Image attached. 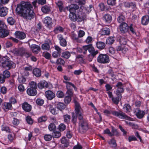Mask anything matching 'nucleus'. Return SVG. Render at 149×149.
Masks as SVG:
<instances>
[{
    "mask_svg": "<svg viewBox=\"0 0 149 149\" xmlns=\"http://www.w3.org/2000/svg\"><path fill=\"white\" fill-rule=\"evenodd\" d=\"M16 10L26 20H31L34 17L35 14L33 6L29 2H22L18 4Z\"/></svg>",
    "mask_w": 149,
    "mask_h": 149,
    "instance_id": "f257e3e1",
    "label": "nucleus"
},
{
    "mask_svg": "<svg viewBox=\"0 0 149 149\" xmlns=\"http://www.w3.org/2000/svg\"><path fill=\"white\" fill-rule=\"evenodd\" d=\"M116 86L117 88L116 91V95L117 96V97H113L111 100L113 102L116 104H118L122 97L121 93H123L124 91L123 84L120 82H118Z\"/></svg>",
    "mask_w": 149,
    "mask_h": 149,
    "instance_id": "f03ea898",
    "label": "nucleus"
},
{
    "mask_svg": "<svg viewBox=\"0 0 149 149\" xmlns=\"http://www.w3.org/2000/svg\"><path fill=\"white\" fill-rule=\"evenodd\" d=\"M2 67L6 69L9 70L14 68L15 64L10 60V58L7 56L3 57L0 61Z\"/></svg>",
    "mask_w": 149,
    "mask_h": 149,
    "instance_id": "7ed1b4c3",
    "label": "nucleus"
},
{
    "mask_svg": "<svg viewBox=\"0 0 149 149\" xmlns=\"http://www.w3.org/2000/svg\"><path fill=\"white\" fill-rule=\"evenodd\" d=\"M78 120L79 131L81 133H83L86 131L88 129L87 120L84 118Z\"/></svg>",
    "mask_w": 149,
    "mask_h": 149,
    "instance_id": "20e7f679",
    "label": "nucleus"
},
{
    "mask_svg": "<svg viewBox=\"0 0 149 149\" xmlns=\"http://www.w3.org/2000/svg\"><path fill=\"white\" fill-rule=\"evenodd\" d=\"M74 101L75 105V115L77 116L78 119L84 118V111L79 104L75 98L74 99Z\"/></svg>",
    "mask_w": 149,
    "mask_h": 149,
    "instance_id": "39448f33",
    "label": "nucleus"
},
{
    "mask_svg": "<svg viewBox=\"0 0 149 149\" xmlns=\"http://www.w3.org/2000/svg\"><path fill=\"white\" fill-rule=\"evenodd\" d=\"M88 50L91 55L95 56L98 53L97 50L95 51L94 48L91 44L84 46L81 49L82 52L84 54H86L87 50Z\"/></svg>",
    "mask_w": 149,
    "mask_h": 149,
    "instance_id": "423d86ee",
    "label": "nucleus"
},
{
    "mask_svg": "<svg viewBox=\"0 0 149 149\" xmlns=\"http://www.w3.org/2000/svg\"><path fill=\"white\" fill-rule=\"evenodd\" d=\"M13 53L17 56H22L25 54L27 55V57H28L31 55V54L27 52L26 49L23 47L19 48H15L13 50Z\"/></svg>",
    "mask_w": 149,
    "mask_h": 149,
    "instance_id": "0eeeda50",
    "label": "nucleus"
},
{
    "mask_svg": "<svg viewBox=\"0 0 149 149\" xmlns=\"http://www.w3.org/2000/svg\"><path fill=\"white\" fill-rule=\"evenodd\" d=\"M111 114L114 116L118 117L121 119H125L129 120H132V118L126 115L124 113L121 111H112Z\"/></svg>",
    "mask_w": 149,
    "mask_h": 149,
    "instance_id": "6e6552de",
    "label": "nucleus"
},
{
    "mask_svg": "<svg viewBox=\"0 0 149 149\" xmlns=\"http://www.w3.org/2000/svg\"><path fill=\"white\" fill-rule=\"evenodd\" d=\"M97 61L99 63L104 64L109 63L110 60L107 54H100L97 57Z\"/></svg>",
    "mask_w": 149,
    "mask_h": 149,
    "instance_id": "1a4fd4ad",
    "label": "nucleus"
},
{
    "mask_svg": "<svg viewBox=\"0 0 149 149\" xmlns=\"http://www.w3.org/2000/svg\"><path fill=\"white\" fill-rule=\"evenodd\" d=\"M43 22L45 24V26L49 29H50L52 27V20L49 17H46L43 20Z\"/></svg>",
    "mask_w": 149,
    "mask_h": 149,
    "instance_id": "9d476101",
    "label": "nucleus"
},
{
    "mask_svg": "<svg viewBox=\"0 0 149 149\" xmlns=\"http://www.w3.org/2000/svg\"><path fill=\"white\" fill-rule=\"evenodd\" d=\"M79 8V6L76 4H71L65 7L66 9L69 10L70 13H75L76 10Z\"/></svg>",
    "mask_w": 149,
    "mask_h": 149,
    "instance_id": "9b49d317",
    "label": "nucleus"
},
{
    "mask_svg": "<svg viewBox=\"0 0 149 149\" xmlns=\"http://www.w3.org/2000/svg\"><path fill=\"white\" fill-rule=\"evenodd\" d=\"M120 31L122 33H125L127 32L129 29V26L126 23H122L119 25Z\"/></svg>",
    "mask_w": 149,
    "mask_h": 149,
    "instance_id": "f8f14e48",
    "label": "nucleus"
},
{
    "mask_svg": "<svg viewBox=\"0 0 149 149\" xmlns=\"http://www.w3.org/2000/svg\"><path fill=\"white\" fill-rule=\"evenodd\" d=\"M134 112L137 117L140 119L143 118L145 114L144 111L141 110L138 108L135 109Z\"/></svg>",
    "mask_w": 149,
    "mask_h": 149,
    "instance_id": "ddd939ff",
    "label": "nucleus"
},
{
    "mask_svg": "<svg viewBox=\"0 0 149 149\" xmlns=\"http://www.w3.org/2000/svg\"><path fill=\"white\" fill-rule=\"evenodd\" d=\"M15 35L16 38L20 40H23L26 37V34L24 32L17 31L15 32Z\"/></svg>",
    "mask_w": 149,
    "mask_h": 149,
    "instance_id": "4468645a",
    "label": "nucleus"
},
{
    "mask_svg": "<svg viewBox=\"0 0 149 149\" xmlns=\"http://www.w3.org/2000/svg\"><path fill=\"white\" fill-rule=\"evenodd\" d=\"M45 94L46 97L49 100H52L55 97V93L50 90L46 91Z\"/></svg>",
    "mask_w": 149,
    "mask_h": 149,
    "instance_id": "2eb2a0df",
    "label": "nucleus"
},
{
    "mask_svg": "<svg viewBox=\"0 0 149 149\" xmlns=\"http://www.w3.org/2000/svg\"><path fill=\"white\" fill-rule=\"evenodd\" d=\"M9 34V31L6 28L0 29V37L3 38L8 36Z\"/></svg>",
    "mask_w": 149,
    "mask_h": 149,
    "instance_id": "dca6fc26",
    "label": "nucleus"
},
{
    "mask_svg": "<svg viewBox=\"0 0 149 149\" xmlns=\"http://www.w3.org/2000/svg\"><path fill=\"white\" fill-rule=\"evenodd\" d=\"M1 107L5 111H7L9 110L12 109V106L11 103L5 102L2 104Z\"/></svg>",
    "mask_w": 149,
    "mask_h": 149,
    "instance_id": "f3484780",
    "label": "nucleus"
},
{
    "mask_svg": "<svg viewBox=\"0 0 149 149\" xmlns=\"http://www.w3.org/2000/svg\"><path fill=\"white\" fill-rule=\"evenodd\" d=\"M37 86L39 88L42 89L43 88H47L48 84L45 81L43 80L41 81L38 84Z\"/></svg>",
    "mask_w": 149,
    "mask_h": 149,
    "instance_id": "a211bd4d",
    "label": "nucleus"
},
{
    "mask_svg": "<svg viewBox=\"0 0 149 149\" xmlns=\"http://www.w3.org/2000/svg\"><path fill=\"white\" fill-rule=\"evenodd\" d=\"M57 37L60 41V45L63 47H65L67 45V42L62 35L61 34L58 35Z\"/></svg>",
    "mask_w": 149,
    "mask_h": 149,
    "instance_id": "6ab92c4d",
    "label": "nucleus"
},
{
    "mask_svg": "<svg viewBox=\"0 0 149 149\" xmlns=\"http://www.w3.org/2000/svg\"><path fill=\"white\" fill-rule=\"evenodd\" d=\"M30 47L33 52L36 54H38L40 50V47L36 44L31 45Z\"/></svg>",
    "mask_w": 149,
    "mask_h": 149,
    "instance_id": "aec40b11",
    "label": "nucleus"
},
{
    "mask_svg": "<svg viewBox=\"0 0 149 149\" xmlns=\"http://www.w3.org/2000/svg\"><path fill=\"white\" fill-rule=\"evenodd\" d=\"M22 107L24 110L26 112L30 111L31 109V106L26 102H25L22 104Z\"/></svg>",
    "mask_w": 149,
    "mask_h": 149,
    "instance_id": "412c9836",
    "label": "nucleus"
},
{
    "mask_svg": "<svg viewBox=\"0 0 149 149\" xmlns=\"http://www.w3.org/2000/svg\"><path fill=\"white\" fill-rule=\"evenodd\" d=\"M26 92L30 96H35L37 93L36 89L32 88H28Z\"/></svg>",
    "mask_w": 149,
    "mask_h": 149,
    "instance_id": "4be33fe9",
    "label": "nucleus"
},
{
    "mask_svg": "<svg viewBox=\"0 0 149 149\" xmlns=\"http://www.w3.org/2000/svg\"><path fill=\"white\" fill-rule=\"evenodd\" d=\"M8 9L6 7H3L0 9V16L4 17L6 16L8 12Z\"/></svg>",
    "mask_w": 149,
    "mask_h": 149,
    "instance_id": "5701e85b",
    "label": "nucleus"
},
{
    "mask_svg": "<svg viewBox=\"0 0 149 149\" xmlns=\"http://www.w3.org/2000/svg\"><path fill=\"white\" fill-rule=\"evenodd\" d=\"M63 82L66 84V87L67 90L72 89L70 88V86H72L74 88L75 91H77V88L72 83L64 81H63Z\"/></svg>",
    "mask_w": 149,
    "mask_h": 149,
    "instance_id": "b1692460",
    "label": "nucleus"
},
{
    "mask_svg": "<svg viewBox=\"0 0 149 149\" xmlns=\"http://www.w3.org/2000/svg\"><path fill=\"white\" fill-rule=\"evenodd\" d=\"M55 104L57 108L61 111L64 109L65 107V105L62 102H56Z\"/></svg>",
    "mask_w": 149,
    "mask_h": 149,
    "instance_id": "393cba45",
    "label": "nucleus"
},
{
    "mask_svg": "<svg viewBox=\"0 0 149 149\" xmlns=\"http://www.w3.org/2000/svg\"><path fill=\"white\" fill-rule=\"evenodd\" d=\"M100 32L102 35H107L110 34V30L109 28L105 27L102 29Z\"/></svg>",
    "mask_w": 149,
    "mask_h": 149,
    "instance_id": "a878e982",
    "label": "nucleus"
},
{
    "mask_svg": "<svg viewBox=\"0 0 149 149\" xmlns=\"http://www.w3.org/2000/svg\"><path fill=\"white\" fill-rule=\"evenodd\" d=\"M56 3L59 8L60 12H61L62 11H64L66 9L63 6V4L62 1H58Z\"/></svg>",
    "mask_w": 149,
    "mask_h": 149,
    "instance_id": "bb28decb",
    "label": "nucleus"
},
{
    "mask_svg": "<svg viewBox=\"0 0 149 149\" xmlns=\"http://www.w3.org/2000/svg\"><path fill=\"white\" fill-rule=\"evenodd\" d=\"M149 17L148 15L143 16L141 19V23L143 25H146L148 23Z\"/></svg>",
    "mask_w": 149,
    "mask_h": 149,
    "instance_id": "cd10ccee",
    "label": "nucleus"
},
{
    "mask_svg": "<svg viewBox=\"0 0 149 149\" xmlns=\"http://www.w3.org/2000/svg\"><path fill=\"white\" fill-rule=\"evenodd\" d=\"M97 47L100 49H103L105 47V43L103 42L98 41L96 43Z\"/></svg>",
    "mask_w": 149,
    "mask_h": 149,
    "instance_id": "c85d7f7f",
    "label": "nucleus"
},
{
    "mask_svg": "<svg viewBox=\"0 0 149 149\" xmlns=\"http://www.w3.org/2000/svg\"><path fill=\"white\" fill-rule=\"evenodd\" d=\"M41 10L44 13H47L51 11V8L49 6L45 5L42 8Z\"/></svg>",
    "mask_w": 149,
    "mask_h": 149,
    "instance_id": "c756f323",
    "label": "nucleus"
},
{
    "mask_svg": "<svg viewBox=\"0 0 149 149\" xmlns=\"http://www.w3.org/2000/svg\"><path fill=\"white\" fill-rule=\"evenodd\" d=\"M129 29L132 34L136 35V28L135 26L132 24H131L129 26Z\"/></svg>",
    "mask_w": 149,
    "mask_h": 149,
    "instance_id": "7c9ffc66",
    "label": "nucleus"
},
{
    "mask_svg": "<svg viewBox=\"0 0 149 149\" xmlns=\"http://www.w3.org/2000/svg\"><path fill=\"white\" fill-rule=\"evenodd\" d=\"M33 74L36 77H39L41 74L40 70L38 68H35L33 70Z\"/></svg>",
    "mask_w": 149,
    "mask_h": 149,
    "instance_id": "2f4dec72",
    "label": "nucleus"
},
{
    "mask_svg": "<svg viewBox=\"0 0 149 149\" xmlns=\"http://www.w3.org/2000/svg\"><path fill=\"white\" fill-rule=\"evenodd\" d=\"M64 31V29L60 26H58L56 27L53 31L56 34H57L59 32H63Z\"/></svg>",
    "mask_w": 149,
    "mask_h": 149,
    "instance_id": "473e14b6",
    "label": "nucleus"
},
{
    "mask_svg": "<svg viewBox=\"0 0 149 149\" xmlns=\"http://www.w3.org/2000/svg\"><path fill=\"white\" fill-rule=\"evenodd\" d=\"M76 17L77 15L75 14V13H70L69 17L72 21L73 22L76 21Z\"/></svg>",
    "mask_w": 149,
    "mask_h": 149,
    "instance_id": "72a5a7b5",
    "label": "nucleus"
},
{
    "mask_svg": "<svg viewBox=\"0 0 149 149\" xmlns=\"http://www.w3.org/2000/svg\"><path fill=\"white\" fill-rule=\"evenodd\" d=\"M103 18L106 22L110 23L112 20L111 16L109 14H106L104 16Z\"/></svg>",
    "mask_w": 149,
    "mask_h": 149,
    "instance_id": "f704fd0d",
    "label": "nucleus"
},
{
    "mask_svg": "<svg viewBox=\"0 0 149 149\" xmlns=\"http://www.w3.org/2000/svg\"><path fill=\"white\" fill-rule=\"evenodd\" d=\"M72 122L73 125H75L77 120V116L75 115L74 112L72 113Z\"/></svg>",
    "mask_w": 149,
    "mask_h": 149,
    "instance_id": "c9c22d12",
    "label": "nucleus"
},
{
    "mask_svg": "<svg viewBox=\"0 0 149 149\" xmlns=\"http://www.w3.org/2000/svg\"><path fill=\"white\" fill-rule=\"evenodd\" d=\"M71 56L70 53L68 51H66L62 53L61 56L66 59H68Z\"/></svg>",
    "mask_w": 149,
    "mask_h": 149,
    "instance_id": "e433bc0d",
    "label": "nucleus"
},
{
    "mask_svg": "<svg viewBox=\"0 0 149 149\" xmlns=\"http://www.w3.org/2000/svg\"><path fill=\"white\" fill-rule=\"evenodd\" d=\"M125 19V17L122 15H120L117 18L118 22L122 24V23H125L124 22Z\"/></svg>",
    "mask_w": 149,
    "mask_h": 149,
    "instance_id": "4c0bfd02",
    "label": "nucleus"
},
{
    "mask_svg": "<svg viewBox=\"0 0 149 149\" xmlns=\"http://www.w3.org/2000/svg\"><path fill=\"white\" fill-rule=\"evenodd\" d=\"M17 80L20 83H24L26 81V78L23 76H19L17 79Z\"/></svg>",
    "mask_w": 149,
    "mask_h": 149,
    "instance_id": "58836bf2",
    "label": "nucleus"
},
{
    "mask_svg": "<svg viewBox=\"0 0 149 149\" xmlns=\"http://www.w3.org/2000/svg\"><path fill=\"white\" fill-rule=\"evenodd\" d=\"M114 41L115 40L114 37H110L107 39L106 43L107 44L111 45L114 42Z\"/></svg>",
    "mask_w": 149,
    "mask_h": 149,
    "instance_id": "ea45409f",
    "label": "nucleus"
},
{
    "mask_svg": "<svg viewBox=\"0 0 149 149\" xmlns=\"http://www.w3.org/2000/svg\"><path fill=\"white\" fill-rule=\"evenodd\" d=\"M63 118L64 122L68 123L70 120L71 117L69 115L66 114L63 116Z\"/></svg>",
    "mask_w": 149,
    "mask_h": 149,
    "instance_id": "a19ab883",
    "label": "nucleus"
},
{
    "mask_svg": "<svg viewBox=\"0 0 149 149\" xmlns=\"http://www.w3.org/2000/svg\"><path fill=\"white\" fill-rule=\"evenodd\" d=\"M127 40L124 37H120L119 39V42L121 45H126L127 42Z\"/></svg>",
    "mask_w": 149,
    "mask_h": 149,
    "instance_id": "79ce46f5",
    "label": "nucleus"
},
{
    "mask_svg": "<svg viewBox=\"0 0 149 149\" xmlns=\"http://www.w3.org/2000/svg\"><path fill=\"white\" fill-rule=\"evenodd\" d=\"M41 47L43 50H48L50 48V46L48 43H44L42 45Z\"/></svg>",
    "mask_w": 149,
    "mask_h": 149,
    "instance_id": "37998d69",
    "label": "nucleus"
},
{
    "mask_svg": "<svg viewBox=\"0 0 149 149\" xmlns=\"http://www.w3.org/2000/svg\"><path fill=\"white\" fill-rule=\"evenodd\" d=\"M71 37L72 39L74 40V41L78 42H80L81 40L79 38V37L78 36L74 33H73Z\"/></svg>",
    "mask_w": 149,
    "mask_h": 149,
    "instance_id": "c03bdc74",
    "label": "nucleus"
},
{
    "mask_svg": "<svg viewBox=\"0 0 149 149\" xmlns=\"http://www.w3.org/2000/svg\"><path fill=\"white\" fill-rule=\"evenodd\" d=\"M131 108V107L129 104H126L124 106L123 109L127 113L130 111V109Z\"/></svg>",
    "mask_w": 149,
    "mask_h": 149,
    "instance_id": "a18cd8bd",
    "label": "nucleus"
},
{
    "mask_svg": "<svg viewBox=\"0 0 149 149\" xmlns=\"http://www.w3.org/2000/svg\"><path fill=\"white\" fill-rule=\"evenodd\" d=\"M2 75L5 79L9 78L10 76V73L9 71L6 70L3 71Z\"/></svg>",
    "mask_w": 149,
    "mask_h": 149,
    "instance_id": "49530a36",
    "label": "nucleus"
},
{
    "mask_svg": "<svg viewBox=\"0 0 149 149\" xmlns=\"http://www.w3.org/2000/svg\"><path fill=\"white\" fill-rule=\"evenodd\" d=\"M71 100V97L68 95L66 96L64 98L65 103L67 104H69Z\"/></svg>",
    "mask_w": 149,
    "mask_h": 149,
    "instance_id": "de8ad7c7",
    "label": "nucleus"
},
{
    "mask_svg": "<svg viewBox=\"0 0 149 149\" xmlns=\"http://www.w3.org/2000/svg\"><path fill=\"white\" fill-rule=\"evenodd\" d=\"M7 20L8 23L10 25H13L15 22V19L12 17H8Z\"/></svg>",
    "mask_w": 149,
    "mask_h": 149,
    "instance_id": "09e8293b",
    "label": "nucleus"
},
{
    "mask_svg": "<svg viewBox=\"0 0 149 149\" xmlns=\"http://www.w3.org/2000/svg\"><path fill=\"white\" fill-rule=\"evenodd\" d=\"M29 84L30 86V88H34L36 89L37 88V84L36 83L33 81L30 82L29 83Z\"/></svg>",
    "mask_w": 149,
    "mask_h": 149,
    "instance_id": "8fccbe9b",
    "label": "nucleus"
},
{
    "mask_svg": "<svg viewBox=\"0 0 149 149\" xmlns=\"http://www.w3.org/2000/svg\"><path fill=\"white\" fill-rule=\"evenodd\" d=\"M47 119V117L46 116H42L39 118L38 119L39 123L45 122Z\"/></svg>",
    "mask_w": 149,
    "mask_h": 149,
    "instance_id": "3c124183",
    "label": "nucleus"
},
{
    "mask_svg": "<svg viewBox=\"0 0 149 149\" xmlns=\"http://www.w3.org/2000/svg\"><path fill=\"white\" fill-rule=\"evenodd\" d=\"M93 8V6L92 5H90L89 7H85L84 8V11L87 13H89L91 11V8Z\"/></svg>",
    "mask_w": 149,
    "mask_h": 149,
    "instance_id": "603ef678",
    "label": "nucleus"
},
{
    "mask_svg": "<svg viewBox=\"0 0 149 149\" xmlns=\"http://www.w3.org/2000/svg\"><path fill=\"white\" fill-rule=\"evenodd\" d=\"M61 136V134L59 132H55L52 133V136L53 138H58Z\"/></svg>",
    "mask_w": 149,
    "mask_h": 149,
    "instance_id": "864d4df0",
    "label": "nucleus"
},
{
    "mask_svg": "<svg viewBox=\"0 0 149 149\" xmlns=\"http://www.w3.org/2000/svg\"><path fill=\"white\" fill-rule=\"evenodd\" d=\"M48 128L50 131H53L56 129V127L54 124L51 123L49 125Z\"/></svg>",
    "mask_w": 149,
    "mask_h": 149,
    "instance_id": "5fc2aeb1",
    "label": "nucleus"
},
{
    "mask_svg": "<svg viewBox=\"0 0 149 149\" xmlns=\"http://www.w3.org/2000/svg\"><path fill=\"white\" fill-rule=\"evenodd\" d=\"M109 143L112 147L115 148L117 146L116 141L113 139H111L110 141L109 142Z\"/></svg>",
    "mask_w": 149,
    "mask_h": 149,
    "instance_id": "6e6d98bb",
    "label": "nucleus"
},
{
    "mask_svg": "<svg viewBox=\"0 0 149 149\" xmlns=\"http://www.w3.org/2000/svg\"><path fill=\"white\" fill-rule=\"evenodd\" d=\"M84 17H82L79 14V13L77 15V17L76 18V21L78 22H80L84 20Z\"/></svg>",
    "mask_w": 149,
    "mask_h": 149,
    "instance_id": "4d7b16f0",
    "label": "nucleus"
},
{
    "mask_svg": "<svg viewBox=\"0 0 149 149\" xmlns=\"http://www.w3.org/2000/svg\"><path fill=\"white\" fill-rule=\"evenodd\" d=\"M52 135L50 134H46L44 136L45 140L47 141H50L52 138Z\"/></svg>",
    "mask_w": 149,
    "mask_h": 149,
    "instance_id": "13d9d810",
    "label": "nucleus"
},
{
    "mask_svg": "<svg viewBox=\"0 0 149 149\" xmlns=\"http://www.w3.org/2000/svg\"><path fill=\"white\" fill-rule=\"evenodd\" d=\"M43 56L47 59H49L51 57V54L48 52H46L43 54Z\"/></svg>",
    "mask_w": 149,
    "mask_h": 149,
    "instance_id": "bf43d9fd",
    "label": "nucleus"
},
{
    "mask_svg": "<svg viewBox=\"0 0 149 149\" xmlns=\"http://www.w3.org/2000/svg\"><path fill=\"white\" fill-rule=\"evenodd\" d=\"M1 130L2 131H5L8 133H10L11 132L10 130L8 127L2 125L1 127Z\"/></svg>",
    "mask_w": 149,
    "mask_h": 149,
    "instance_id": "052dcab7",
    "label": "nucleus"
},
{
    "mask_svg": "<svg viewBox=\"0 0 149 149\" xmlns=\"http://www.w3.org/2000/svg\"><path fill=\"white\" fill-rule=\"evenodd\" d=\"M66 128V126L63 123L61 124L59 126L58 128L60 131H63Z\"/></svg>",
    "mask_w": 149,
    "mask_h": 149,
    "instance_id": "680f3d73",
    "label": "nucleus"
},
{
    "mask_svg": "<svg viewBox=\"0 0 149 149\" xmlns=\"http://www.w3.org/2000/svg\"><path fill=\"white\" fill-rule=\"evenodd\" d=\"M85 33L84 31L80 30L78 32V36L79 38L83 37L85 35Z\"/></svg>",
    "mask_w": 149,
    "mask_h": 149,
    "instance_id": "e2e57ef3",
    "label": "nucleus"
},
{
    "mask_svg": "<svg viewBox=\"0 0 149 149\" xmlns=\"http://www.w3.org/2000/svg\"><path fill=\"white\" fill-rule=\"evenodd\" d=\"M56 63L57 64L64 65L65 63V61L62 58H59L57 60Z\"/></svg>",
    "mask_w": 149,
    "mask_h": 149,
    "instance_id": "0e129e2a",
    "label": "nucleus"
},
{
    "mask_svg": "<svg viewBox=\"0 0 149 149\" xmlns=\"http://www.w3.org/2000/svg\"><path fill=\"white\" fill-rule=\"evenodd\" d=\"M27 123L29 124H31L33 123V120L31 117L29 116H27L26 118Z\"/></svg>",
    "mask_w": 149,
    "mask_h": 149,
    "instance_id": "69168bd1",
    "label": "nucleus"
},
{
    "mask_svg": "<svg viewBox=\"0 0 149 149\" xmlns=\"http://www.w3.org/2000/svg\"><path fill=\"white\" fill-rule=\"evenodd\" d=\"M57 96L59 98H62L64 96V94L61 91H58L56 93Z\"/></svg>",
    "mask_w": 149,
    "mask_h": 149,
    "instance_id": "338daca9",
    "label": "nucleus"
},
{
    "mask_svg": "<svg viewBox=\"0 0 149 149\" xmlns=\"http://www.w3.org/2000/svg\"><path fill=\"white\" fill-rule=\"evenodd\" d=\"M36 102L39 105H42L44 103V100L42 99H38L36 100Z\"/></svg>",
    "mask_w": 149,
    "mask_h": 149,
    "instance_id": "774afa93",
    "label": "nucleus"
}]
</instances>
